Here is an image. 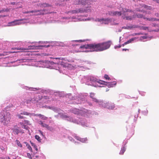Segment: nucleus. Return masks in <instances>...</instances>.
<instances>
[{"instance_id": "a211bd4d", "label": "nucleus", "mask_w": 159, "mask_h": 159, "mask_svg": "<svg viewBox=\"0 0 159 159\" xmlns=\"http://www.w3.org/2000/svg\"><path fill=\"white\" fill-rule=\"evenodd\" d=\"M125 18L127 20H131L134 18L135 17H134V15H133L132 16H126L125 17Z\"/></svg>"}, {"instance_id": "0eeeda50", "label": "nucleus", "mask_w": 159, "mask_h": 159, "mask_svg": "<svg viewBox=\"0 0 159 159\" xmlns=\"http://www.w3.org/2000/svg\"><path fill=\"white\" fill-rule=\"evenodd\" d=\"M80 48H85L86 49H89L91 51L94 52L93 44L83 45L80 46Z\"/></svg>"}, {"instance_id": "79ce46f5", "label": "nucleus", "mask_w": 159, "mask_h": 159, "mask_svg": "<svg viewBox=\"0 0 159 159\" xmlns=\"http://www.w3.org/2000/svg\"><path fill=\"white\" fill-rule=\"evenodd\" d=\"M55 59H59V60H63V59H64L63 58H61V57H56V58H55Z\"/></svg>"}, {"instance_id": "052dcab7", "label": "nucleus", "mask_w": 159, "mask_h": 159, "mask_svg": "<svg viewBox=\"0 0 159 159\" xmlns=\"http://www.w3.org/2000/svg\"><path fill=\"white\" fill-rule=\"evenodd\" d=\"M108 90V89H107L106 90V91H107Z\"/></svg>"}, {"instance_id": "6ab92c4d", "label": "nucleus", "mask_w": 159, "mask_h": 159, "mask_svg": "<svg viewBox=\"0 0 159 159\" xmlns=\"http://www.w3.org/2000/svg\"><path fill=\"white\" fill-rule=\"evenodd\" d=\"M88 140V139L87 138H81L80 141L83 143H86Z\"/></svg>"}, {"instance_id": "09e8293b", "label": "nucleus", "mask_w": 159, "mask_h": 159, "mask_svg": "<svg viewBox=\"0 0 159 159\" xmlns=\"http://www.w3.org/2000/svg\"><path fill=\"white\" fill-rule=\"evenodd\" d=\"M6 16H6V15H4V16H0V18H1V17H6Z\"/></svg>"}, {"instance_id": "58836bf2", "label": "nucleus", "mask_w": 159, "mask_h": 159, "mask_svg": "<svg viewBox=\"0 0 159 159\" xmlns=\"http://www.w3.org/2000/svg\"><path fill=\"white\" fill-rule=\"evenodd\" d=\"M27 156L30 158L31 159V155L29 153H27Z\"/></svg>"}, {"instance_id": "f03ea898", "label": "nucleus", "mask_w": 159, "mask_h": 159, "mask_svg": "<svg viewBox=\"0 0 159 159\" xmlns=\"http://www.w3.org/2000/svg\"><path fill=\"white\" fill-rule=\"evenodd\" d=\"M50 47L49 45H39L37 46H35L34 45L33 46H29L28 48H12V49L13 50L17 49V50H22V51H20V52H27V51L29 50V49H37L40 48L41 47H45L47 48ZM4 52L5 54H7V53H14L15 52Z\"/></svg>"}, {"instance_id": "e433bc0d", "label": "nucleus", "mask_w": 159, "mask_h": 159, "mask_svg": "<svg viewBox=\"0 0 159 159\" xmlns=\"http://www.w3.org/2000/svg\"><path fill=\"white\" fill-rule=\"evenodd\" d=\"M17 116L18 117V118L20 119H23V118H25L23 116H20V114L17 115Z\"/></svg>"}, {"instance_id": "2eb2a0df", "label": "nucleus", "mask_w": 159, "mask_h": 159, "mask_svg": "<svg viewBox=\"0 0 159 159\" xmlns=\"http://www.w3.org/2000/svg\"><path fill=\"white\" fill-rule=\"evenodd\" d=\"M35 101L36 100L34 98H31L30 99L26 100V102L27 104H29L33 101Z\"/></svg>"}, {"instance_id": "7c9ffc66", "label": "nucleus", "mask_w": 159, "mask_h": 159, "mask_svg": "<svg viewBox=\"0 0 159 159\" xmlns=\"http://www.w3.org/2000/svg\"><path fill=\"white\" fill-rule=\"evenodd\" d=\"M20 114H22V115H27V116H29L30 114H31H31H31L30 113H28L26 112H24L23 113H21Z\"/></svg>"}, {"instance_id": "72a5a7b5", "label": "nucleus", "mask_w": 159, "mask_h": 159, "mask_svg": "<svg viewBox=\"0 0 159 159\" xmlns=\"http://www.w3.org/2000/svg\"><path fill=\"white\" fill-rule=\"evenodd\" d=\"M61 117L63 118H69V117L68 116H67L66 115L63 114L61 115Z\"/></svg>"}, {"instance_id": "39448f33", "label": "nucleus", "mask_w": 159, "mask_h": 159, "mask_svg": "<svg viewBox=\"0 0 159 159\" xmlns=\"http://www.w3.org/2000/svg\"><path fill=\"white\" fill-rule=\"evenodd\" d=\"M134 17H135V18L136 17H137L138 18H143L144 19L149 21H155L156 20V18H148L145 17L143 16L141 14H135L134 15Z\"/></svg>"}, {"instance_id": "bf43d9fd", "label": "nucleus", "mask_w": 159, "mask_h": 159, "mask_svg": "<svg viewBox=\"0 0 159 159\" xmlns=\"http://www.w3.org/2000/svg\"><path fill=\"white\" fill-rule=\"evenodd\" d=\"M14 2H13V3L12 2V3H11V4H14Z\"/></svg>"}, {"instance_id": "ddd939ff", "label": "nucleus", "mask_w": 159, "mask_h": 159, "mask_svg": "<svg viewBox=\"0 0 159 159\" xmlns=\"http://www.w3.org/2000/svg\"><path fill=\"white\" fill-rule=\"evenodd\" d=\"M111 21V20L109 18L106 19H103L102 22V24H108Z\"/></svg>"}, {"instance_id": "5701e85b", "label": "nucleus", "mask_w": 159, "mask_h": 159, "mask_svg": "<svg viewBox=\"0 0 159 159\" xmlns=\"http://www.w3.org/2000/svg\"><path fill=\"white\" fill-rule=\"evenodd\" d=\"M79 109L75 108L72 110V112L75 114H78L79 113Z\"/></svg>"}, {"instance_id": "c9c22d12", "label": "nucleus", "mask_w": 159, "mask_h": 159, "mask_svg": "<svg viewBox=\"0 0 159 159\" xmlns=\"http://www.w3.org/2000/svg\"><path fill=\"white\" fill-rule=\"evenodd\" d=\"M94 96H95V94H94V93H90V97L92 99L93 98H94Z\"/></svg>"}, {"instance_id": "a878e982", "label": "nucleus", "mask_w": 159, "mask_h": 159, "mask_svg": "<svg viewBox=\"0 0 159 159\" xmlns=\"http://www.w3.org/2000/svg\"><path fill=\"white\" fill-rule=\"evenodd\" d=\"M31 115L34 116H39V117L41 118L43 116V115H41V114H35L34 113H33L31 114Z\"/></svg>"}, {"instance_id": "423d86ee", "label": "nucleus", "mask_w": 159, "mask_h": 159, "mask_svg": "<svg viewBox=\"0 0 159 159\" xmlns=\"http://www.w3.org/2000/svg\"><path fill=\"white\" fill-rule=\"evenodd\" d=\"M22 19L15 20L13 21L8 23V26H10L20 25L22 23L19 22V21H22Z\"/></svg>"}, {"instance_id": "6e6552de", "label": "nucleus", "mask_w": 159, "mask_h": 159, "mask_svg": "<svg viewBox=\"0 0 159 159\" xmlns=\"http://www.w3.org/2000/svg\"><path fill=\"white\" fill-rule=\"evenodd\" d=\"M39 12L40 14H45L47 13L46 12H45V11L44 9H43V10H38V11H27L26 12H25V13H29L37 12Z\"/></svg>"}, {"instance_id": "7ed1b4c3", "label": "nucleus", "mask_w": 159, "mask_h": 159, "mask_svg": "<svg viewBox=\"0 0 159 159\" xmlns=\"http://www.w3.org/2000/svg\"><path fill=\"white\" fill-rule=\"evenodd\" d=\"M2 116H1V122L5 125H7L10 122L11 116L10 113L5 111L1 112Z\"/></svg>"}, {"instance_id": "ea45409f", "label": "nucleus", "mask_w": 159, "mask_h": 159, "mask_svg": "<svg viewBox=\"0 0 159 159\" xmlns=\"http://www.w3.org/2000/svg\"><path fill=\"white\" fill-rule=\"evenodd\" d=\"M93 101L97 102H98V100L95 98L93 99Z\"/></svg>"}, {"instance_id": "4be33fe9", "label": "nucleus", "mask_w": 159, "mask_h": 159, "mask_svg": "<svg viewBox=\"0 0 159 159\" xmlns=\"http://www.w3.org/2000/svg\"><path fill=\"white\" fill-rule=\"evenodd\" d=\"M135 39L134 38H132L130 39H129V40H128L127 42H125V44H129V43H131L133 41H134V40Z\"/></svg>"}, {"instance_id": "8fccbe9b", "label": "nucleus", "mask_w": 159, "mask_h": 159, "mask_svg": "<svg viewBox=\"0 0 159 159\" xmlns=\"http://www.w3.org/2000/svg\"><path fill=\"white\" fill-rule=\"evenodd\" d=\"M39 131L40 132V133H41V135H43V133L41 131Z\"/></svg>"}, {"instance_id": "cd10ccee", "label": "nucleus", "mask_w": 159, "mask_h": 159, "mask_svg": "<svg viewBox=\"0 0 159 159\" xmlns=\"http://www.w3.org/2000/svg\"><path fill=\"white\" fill-rule=\"evenodd\" d=\"M16 143H17V144L18 145V146L20 147H22V145L20 143V141L18 140H16Z\"/></svg>"}, {"instance_id": "20e7f679", "label": "nucleus", "mask_w": 159, "mask_h": 159, "mask_svg": "<svg viewBox=\"0 0 159 159\" xmlns=\"http://www.w3.org/2000/svg\"><path fill=\"white\" fill-rule=\"evenodd\" d=\"M91 2V0H75L74 3L75 5L81 4L85 5L86 4L90 5Z\"/></svg>"}, {"instance_id": "2f4dec72", "label": "nucleus", "mask_w": 159, "mask_h": 159, "mask_svg": "<svg viewBox=\"0 0 159 159\" xmlns=\"http://www.w3.org/2000/svg\"><path fill=\"white\" fill-rule=\"evenodd\" d=\"M103 20V18H101V19L98 18V19H96L95 20V21H98V22H101V23H102V22Z\"/></svg>"}, {"instance_id": "864d4df0", "label": "nucleus", "mask_w": 159, "mask_h": 159, "mask_svg": "<svg viewBox=\"0 0 159 159\" xmlns=\"http://www.w3.org/2000/svg\"><path fill=\"white\" fill-rule=\"evenodd\" d=\"M77 42H82V40H78V41H77Z\"/></svg>"}, {"instance_id": "aec40b11", "label": "nucleus", "mask_w": 159, "mask_h": 159, "mask_svg": "<svg viewBox=\"0 0 159 159\" xmlns=\"http://www.w3.org/2000/svg\"><path fill=\"white\" fill-rule=\"evenodd\" d=\"M12 130H13V132L16 133L17 134L20 132V131L18 129L14 128L12 129Z\"/></svg>"}, {"instance_id": "f257e3e1", "label": "nucleus", "mask_w": 159, "mask_h": 159, "mask_svg": "<svg viewBox=\"0 0 159 159\" xmlns=\"http://www.w3.org/2000/svg\"><path fill=\"white\" fill-rule=\"evenodd\" d=\"M111 45L110 41L100 43L97 44L93 43L94 51L101 52L109 48Z\"/></svg>"}, {"instance_id": "c03bdc74", "label": "nucleus", "mask_w": 159, "mask_h": 159, "mask_svg": "<svg viewBox=\"0 0 159 159\" xmlns=\"http://www.w3.org/2000/svg\"><path fill=\"white\" fill-rule=\"evenodd\" d=\"M6 55H7V54H5L4 53H0V56H4Z\"/></svg>"}, {"instance_id": "412c9836", "label": "nucleus", "mask_w": 159, "mask_h": 159, "mask_svg": "<svg viewBox=\"0 0 159 159\" xmlns=\"http://www.w3.org/2000/svg\"><path fill=\"white\" fill-rule=\"evenodd\" d=\"M30 142L31 144V145L34 147V148L35 149L36 151H38V149L37 146L35 145V144L31 142L30 141Z\"/></svg>"}, {"instance_id": "1a4fd4ad", "label": "nucleus", "mask_w": 159, "mask_h": 159, "mask_svg": "<svg viewBox=\"0 0 159 159\" xmlns=\"http://www.w3.org/2000/svg\"><path fill=\"white\" fill-rule=\"evenodd\" d=\"M109 14L110 15L112 16H120L122 14L121 12V11H111L109 13Z\"/></svg>"}, {"instance_id": "4c0bfd02", "label": "nucleus", "mask_w": 159, "mask_h": 159, "mask_svg": "<svg viewBox=\"0 0 159 159\" xmlns=\"http://www.w3.org/2000/svg\"><path fill=\"white\" fill-rule=\"evenodd\" d=\"M75 137L77 140L80 141L81 138L77 136H75Z\"/></svg>"}, {"instance_id": "473e14b6", "label": "nucleus", "mask_w": 159, "mask_h": 159, "mask_svg": "<svg viewBox=\"0 0 159 159\" xmlns=\"http://www.w3.org/2000/svg\"><path fill=\"white\" fill-rule=\"evenodd\" d=\"M104 78L106 80H111L110 78L109 77L108 75H105L104 76Z\"/></svg>"}, {"instance_id": "f8f14e48", "label": "nucleus", "mask_w": 159, "mask_h": 159, "mask_svg": "<svg viewBox=\"0 0 159 159\" xmlns=\"http://www.w3.org/2000/svg\"><path fill=\"white\" fill-rule=\"evenodd\" d=\"M85 10L83 9H80L77 10H75L73 11V12L74 13H82L85 11Z\"/></svg>"}, {"instance_id": "9b49d317", "label": "nucleus", "mask_w": 159, "mask_h": 159, "mask_svg": "<svg viewBox=\"0 0 159 159\" xmlns=\"http://www.w3.org/2000/svg\"><path fill=\"white\" fill-rule=\"evenodd\" d=\"M102 82L106 83L105 84V85H106L108 86L109 87H113L114 86L116 85V83L114 84H113L111 82V83L107 82H106L105 81H102Z\"/></svg>"}, {"instance_id": "6e6d98bb", "label": "nucleus", "mask_w": 159, "mask_h": 159, "mask_svg": "<svg viewBox=\"0 0 159 159\" xmlns=\"http://www.w3.org/2000/svg\"><path fill=\"white\" fill-rule=\"evenodd\" d=\"M22 128H25V126H24V125L23 126H22Z\"/></svg>"}, {"instance_id": "13d9d810", "label": "nucleus", "mask_w": 159, "mask_h": 159, "mask_svg": "<svg viewBox=\"0 0 159 159\" xmlns=\"http://www.w3.org/2000/svg\"><path fill=\"white\" fill-rule=\"evenodd\" d=\"M14 2H13V3L12 2V3H11V4H14Z\"/></svg>"}, {"instance_id": "a18cd8bd", "label": "nucleus", "mask_w": 159, "mask_h": 159, "mask_svg": "<svg viewBox=\"0 0 159 159\" xmlns=\"http://www.w3.org/2000/svg\"><path fill=\"white\" fill-rule=\"evenodd\" d=\"M122 51H129V49H127V48H123L122 49Z\"/></svg>"}, {"instance_id": "c756f323", "label": "nucleus", "mask_w": 159, "mask_h": 159, "mask_svg": "<svg viewBox=\"0 0 159 159\" xmlns=\"http://www.w3.org/2000/svg\"><path fill=\"white\" fill-rule=\"evenodd\" d=\"M129 11H130V10H129V9H127L125 8H123L122 9V11L124 13L125 12Z\"/></svg>"}, {"instance_id": "f3484780", "label": "nucleus", "mask_w": 159, "mask_h": 159, "mask_svg": "<svg viewBox=\"0 0 159 159\" xmlns=\"http://www.w3.org/2000/svg\"><path fill=\"white\" fill-rule=\"evenodd\" d=\"M40 6V7H48L50 6V5H49V4H48L46 3H43L41 4L40 5H39Z\"/></svg>"}, {"instance_id": "3c124183", "label": "nucleus", "mask_w": 159, "mask_h": 159, "mask_svg": "<svg viewBox=\"0 0 159 159\" xmlns=\"http://www.w3.org/2000/svg\"><path fill=\"white\" fill-rule=\"evenodd\" d=\"M125 44V42L122 45V46H124L125 45H126V44Z\"/></svg>"}, {"instance_id": "9d476101", "label": "nucleus", "mask_w": 159, "mask_h": 159, "mask_svg": "<svg viewBox=\"0 0 159 159\" xmlns=\"http://www.w3.org/2000/svg\"><path fill=\"white\" fill-rule=\"evenodd\" d=\"M39 124L41 125L42 126L47 128L48 129L51 130L52 129L51 127L49 126L48 125L43 123L41 121H39Z\"/></svg>"}, {"instance_id": "5fc2aeb1", "label": "nucleus", "mask_w": 159, "mask_h": 159, "mask_svg": "<svg viewBox=\"0 0 159 159\" xmlns=\"http://www.w3.org/2000/svg\"><path fill=\"white\" fill-rule=\"evenodd\" d=\"M129 28H130V27H129ZM133 28V26H131V27H130V29H131V28Z\"/></svg>"}, {"instance_id": "de8ad7c7", "label": "nucleus", "mask_w": 159, "mask_h": 159, "mask_svg": "<svg viewBox=\"0 0 159 159\" xmlns=\"http://www.w3.org/2000/svg\"><path fill=\"white\" fill-rule=\"evenodd\" d=\"M24 121H25V123H27V124H28L29 123V121H28L27 120H24Z\"/></svg>"}, {"instance_id": "49530a36", "label": "nucleus", "mask_w": 159, "mask_h": 159, "mask_svg": "<svg viewBox=\"0 0 159 159\" xmlns=\"http://www.w3.org/2000/svg\"><path fill=\"white\" fill-rule=\"evenodd\" d=\"M121 45H119V46H116L115 47V48H120L121 47Z\"/></svg>"}, {"instance_id": "f704fd0d", "label": "nucleus", "mask_w": 159, "mask_h": 159, "mask_svg": "<svg viewBox=\"0 0 159 159\" xmlns=\"http://www.w3.org/2000/svg\"><path fill=\"white\" fill-rule=\"evenodd\" d=\"M41 118L43 120H46L48 119V117L45 116L44 115H43V116Z\"/></svg>"}, {"instance_id": "393cba45", "label": "nucleus", "mask_w": 159, "mask_h": 159, "mask_svg": "<svg viewBox=\"0 0 159 159\" xmlns=\"http://www.w3.org/2000/svg\"><path fill=\"white\" fill-rule=\"evenodd\" d=\"M10 9L8 8L3 9L0 10V13L3 12H8L9 11Z\"/></svg>"}, {"instance_id": "680f3d73", "label": "nucleus", "mask_w": 159, "mask_h": 159, "mask_svg": "<svg viewBox=\"0 0 159 159\" xmlns=\"http://www.w3.org/2000/svg\"><path fill=\"white\" fill-rule=\"evenodd\" d=\"M20 123L21 124H22V123Z\"/></svg>"}, {"instance_id": "4468645a", "label": "nucleus", "mask_w": 159, "mask_h": 159, "mask_svg": "<svg viewBox=\"0 0 159 159\" xmlns=\"http://www.w3.org/2000/svg\"><path fill=\"white\" fill-rule=\"evenodd\" d=\"M107 107L110 109H112L115 107V105L113 104H109L107 105Z\"/></svg>"}, {"instance_id": "603ef678", "label": "nucleus", "mask_w": 159, "mask_h": 159, "mask_svg": "<svg viewBox=\"0 0 159 159\" xmlns=\"http://www.w3.org/2000/svg\"><path fill=\"white\" fill-rule=\"evenodd\" d=\"M157 3H159V0H156V1Z\"/></svg>"}, {"instance_id": "4d7b16f0", "label": "nucleus", "mask_w": 159, "mask_h": 159, "mask_svg": "<svg viewBox=\"0 0 159 159\" xmlns=\"http://www.w3.org/2000/svg\"><path fill=\"white\" fill-rule=\"evenodd\" d=\"M43 98L44 99H47V98H46L45 97H43Z\"/></svg>"}, {"instance_id": "37998d69", "label": "nucleus", "mask_w": 159, "mask_h": 159, "mask_svg": "<svg viewBox=\"0 0 159 159\" xmlns=\"http://www.w3.org/2000/svg\"><path fill=\"white\" fill-rule=\"evenodd\" d=\"M102 81H100V82H98V83H99L100 84H105H105L106 83L102 82Z\"/></svg>"}, {"instance_id": "a19ab883", "label": "nucleus", "mask_w": 159, "mask_h": 159, "mask_svg": "<svg viewBox=\"0 0 159 159\" xmlns=\"http://www.w3.org/2000/svg\"><path fill=\"white\" fill-rule=\"evenodd\" d=\"M46 108H48V109H52V110H53V109H54V108L53 107H50L49 106H48V107L47 106Z\"/></svg>"}, {"instance_id": "bb28decb", "label": "nucleus", "mask_w": 159, "mask_h": 159, "mask_svg": "<svg viewBox=\"0 0 159 159\" xmlns=\"http://www.w3.org/2000/svg\"><path fill=\"white\" fill-rule=\"evenodd\" d=\"M141 29L143 30H147L149 31L148 28V27L146 26H142L141 27Z\"/></svg>"}, {"instance_id": "dca6fc26", "label": "nucleus", "mask_w": 159, "mask_h": 159, "mask_svg": "<svg viewBox=\"0 0 159 159\" xmlns=\"http://www.w3.org/2000/svg\"><path fill=\"white\" fill-rule=\"evenodd\" d=\"M126 148L125 146H123V147H122L121 148V150L119 154L120 155H123L124 152H125V151L126 150Z\"/></svg>"}, {"instance_id": "c85d7f7f", "label": "nucleus", "mask_w": 159, "mask_h": 159, "mask_svg": "<svg viewBox=\"0 0 159 159\" xmlns=\"http://www.w3.org/2000/svg\"><path fill=\"white\" fill-rule=\"evenodd\" d=\"M35 139L37 140L38 141H40L41 140L40 138V137L39 136L36 135H35Z\"/></svg>"}, {"instance_id": "b1692460", "label": "nucleus", "mask_w": 159, "mask_h": 159, "mask_svg": "<svg viewBox=\"0 0 159 159\" xmlns=\"http://www.w3.org/2000/svg\"><path fill=\"white\" fill-rule=\"evenodd\" d=\"M26 143V146L27 147V148L31 152H32L33 150L31 147L27 143Z\"/></svg>"}]
</instances>
